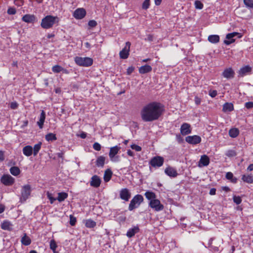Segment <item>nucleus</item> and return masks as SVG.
<instances>
[{
  "instance_id": "1",
  "label": "nucleus",
  "mask_w": 253,
  "mask_h": 253,
  "mask_svg": "<svg viewBox=\"0 0 253 253\" xmlns=\"http://www.w3.org/2000/svg\"><path fill=\"white\" fill-rule=\"evenodd\" d=\"M164 111V106L160 103L153 101L145 105L140 111L141 119L145 122L158 120Z\"/></svg>"
},
{
  "instance_id": "2",
  "label": "nucleus",
  "mask_w": 253,
  "mask_h": 253,
  "mask_svg": "<svg viewBox=\"0 0 253 253\" xmlns=\"http://www.w3.org/2000/svg\"><path fill=\"white\" fill-rule=\"evenodd\" d=\"M144 195L146 198L149 201V206L156 211H160L163 210L164 207L161 203L159 200L156 199L157 196L155 193L152 191H146Z\"/></svg>"
},
{
  "instance_id": "3",
  "label": "nucleus",
  "mask_w": 253,
  "mask_h": 253,
  "mask_svg": "<svg viewBox=\"0 0 253 253\" xmlns=\"http://www.w3.org/2000/svg\"><path fill=\"white\" fill-rule=\"evenodd\" d=\"M59 22V18L57 16L52 15H47L42 19L41 26L45 29L51 28L54 24H58Z\"/></svg>"
},
{
  "instance_id": "4",
  "label": "nucleus",
  "mask_w": 253,
  "mask_h": 253,
  "mask_svg": "<svg viewBox=\"0 0 253 253\" xmlns=\"http://www.w3.org/2000/svg\"><path fill=\"white\" fill-rule=\"evenodd\" d=\"M143 201V197L142 195L137 194L135 195L131 200L128 206V210L130 211L138 208Z\"/></svg>"
},
{
  "instance_id": "5",
  "label": "nucleus",
  "mask_w": 253,
  "mask_h": 253,
  "mask_svg": "<svg viewBox=\"0 0 253 253\" xmlns=\"http://www.w3.org/2000/svg\"><path fill=\"white\" fill-rule=\"evenodd\" d=\"M76 63L81 66L88 67L93 63V60L89 57H76L75 58Z\"/></svg>"
},
{
  "instance_id": "6",
  "label": "nucleus",
  "mask_w": 253,
  "mask_h": 253,
  "mask_svg": "<svg viewBox=\"0 0 253 253\" xmlns=\"http://www.w3.org/2000/svg\"><path fill=\"white\" fill-rule=\"evenodd\" d=\"M121 148L118 146L110 148L109 156L112 162H118L119 161V157L115 155H117L120 151Z\"/></svg>"
},
{
  "instance_id": "7",
  "label": "nucleus",
  "mask_w": 253,
  "mask_h": 253,
  "mask_svg": "<svg viewBox=\"0 0 253 253\" xmlns=\"http://www.w3.org/2000/svg\"><path fill=\"white\" fill-rule=\"evenodd\" d=\"M164 159L161 156L153 157L149 162V164L154 168H159L163 166Z\"/></svg>"
},
{
  "instance_id": "8",
  "label": "nucleus",
  "mask_w": 253,
  "mask_h": 253,
  "mask_svg": "<svg viewBox=\"0 0 253 253\" xmlns=\"http://www.w3.org/2000/svg\"><path fill=\"white\" fill-rule=\"evenodd\" d=\"M31 193V187L29 185H26L22 187L21 191V201H25L29 197Z\"/></svg>"
},
{
  "instance_id": "9",
  "label": "nucleus",
  "mask_w": 253,
  "mask_h": 253,
  "mask_svg": "<svg viewBox=\"0 0 253 253\" xmlns=\"http://www.w3.org/2000/svg\"><path fill=\"white\" fill-rule=\"evenodd\" d=\"M130 46V43L128 42L126 43L125 46L120 52V57L122 59H126L129 55V49Z\"/></svg>"
},
{
  "instance_id": "10",
  "label": "nucleus",
  "mask_w": 253,
  "mask_h": 253,
  "mask_svg": "<svg viewBox=\"0 0 253 253\" xmlns=\"http://www.w3.org/2000/svg\"><path fill=\"white\" fill-rule=\"evenodd\" d=\"M185 141L190 144L196 145L201 142V138L197 135L188 136L185 138Z\"/></svg>"
},
{
  "instance_id": "11",
  "label": "nucleus",
  "mask_w": 253,
  "mask_h": 253,
  "mask_svg": "<svg viewBox=\"0 0 253 253\" xmlns=\"http://www.w3.org/2000/svg\"><path fill=\"white\" fill-rule=\"evenodd\" d=\"M86 15V11L83 8H78L73 13V16L76 19H82Z\"/></svg>"
},
{
  "instance_id": "12",
  "label": "nucleus",
  "mask_w": 253,
  "mask_h": 253,
  "mask_svg": "<svg viewBox=\"0 0 253 253\" xmlns=\"http://www.w3.org/2000/svg\"><path fill=\"white\" fill-rule=\"evenodd\" d=\"M1 182L6 186L11 185L14 182V179L10 175H4L0 179Z\"/></svg>"
},
{
  "instance_id": "13",
  "label": "nucleus",
  "mask_w": 253,
  "mask_h": 253,
  "mask_svg": "<svg viewBox=\"0 0 253 253\" xmlns=\"http://www.w3.org/2000/svg\"><path fill=\"white\" fill-rule=\"evenodd\" d=\"M222 76L228 80L231 79L235 76V72L232 68H228L223 71Z\"/></svg>"
},
{
  "instance_id": "14",
  "label": "nucleus",
  "mask_w": 253,
  "mask_h": 253,
  "mask_svg": "<svg viewBox=\"0 0 253 253\" xmlns=\"http://www.w3.org/2000/svg\"><path fill=\"white\" fill-rule=\"evenodd\" d=\"M120 197L121 199L128 201L131 197V193L127 188H124L120 192Z\"/></svg>"
},
{
  "instance_id": "15",
  "label": "nucleus",
  "mask_w": 253,
  "mask_h": 253,
  "mask_svg": "<svg viewBox=\"0 0 253 253\" xmlns=\"http://www.w3.org/2000/svg\"><path fill=\"white\" fill-rule=\"evenodd\" d=\"M191 129L190 124L183 123L180 127V133L182 135H186L191 133Z\"/></svg>"
},
{
  "instance_id": "16",
  "label": "nucleus",
  "mask_w": 253,
  "mask_h": 253,
  "mask_svg": "<svg viewBox=\"0 0 253 253\" xmlns=\"http://www.w3.org/2000/svg\"><path fill=\"white\" fill-rule=\"evenodd\" d=\"M239 35H240V34L237 32H233L228 34L226 36V38L228 40H225L224 42V43L226 45H229L233 43L235 41V40L233 39V38Z\"/></svg>"
},
{
  "instance_id": "17",
  "label": "nucleus",
  "mask_w": 253,
  "mask_h": 253,
  "mask_svg": "<svg viewBox=\"0 0 253 253\" xmlns=\"http://www.w3.org/2000/svg\"><path fill=\"white\" fill-rule=\"evenodd\" d=\"M101 183V179L99 177L96 175L92 176L90 181V185L93 187H98Z\"/></svg>"
},
{
  "instance_id": "18",
  "label": "nucleus",
  "mask_w": 253,
  "mask_h": 253,
  "mask_svg": "<svg viewBox=\"0 0 253 253\" xmlns=\"http://www.w3.org/2000/svg\"><path fill=\"white\" fill-rule=\"evenodd\" d=\"M165 173L169 177H175L178 173L176 170L172 167H169L165 170Z\"/></svg>"
},
{
  "instance_id": "19",
  "label": "nucleus",
  "mask_w": 253,
  "mask_h": 253,
  "mask_svg": "<svg viewBox=\"0 0 253 253\" xmlns=\"http://www.w3.org/2000/svg\"><path fill=\"white\" fill-rule=\"evenodd\" d=\"M210 163L209 158L206 155L201 156L199 162L198 166L199 167H205L209 165Z\"/></svg>"
},
{
  "instance_id": "20",
  "label": "nucleus",
  "mask_w": 253,
  "mask_h": 253,
  "mask_svg": "<svg viewBox=\"0 0 253 253\" xmlns=\"http://www.w3.org/2000/svg\"><path fill=\"white\" fill-rule=\"evenodd\" d=\"M139 230L140 229L138 226H134L127 230L126 235L128 238H131L134 236L135 234L138 233Z\"/></svg>"
},
{
  "instance_id": "21",
  "label": "nucleus",
  "mask_w": 253,
  "mask_h": 253,
  "mask_svg": "<svg viewBox=\"0 0 253 253\" xmlns=\"http://www.w3.org/2000/svg\"><path fill=\"white\" fill-rule=\"evenodd\" d=\"M22 20L24 22L28 23H34L36 20V17L33 14H25L22 17Z\"/></svg>"
},
{
  "instance_id": "22",
  "label": "nucleus",
  "mask_w": 253,
  "mask_h": 253,
  "mask_svg": "<svg viewBox=\"0 0 253 253\" xmlns=\"http://www.w3.org/2000/svg\"><path fill=\"white\" fill-rule=\"evenodd\" d=\"M45 119V113L43 110H42L40 114L39 120L37 122V125L39 126L40 128L42 129L43 128V124Z\"/></svg>"
},
{
  "instance_id": "23",
  "label": "nucleus",
  "mask_w": 253,
  "mask_h": 253,
  "mask_svg": "<svg viewBox=\"0 0 253 253\" xmlns=\"http://www.w3.org/2000/svg\"><path fill=\"white\" fill-rule=\"evenodd\" d=\"M242 180L247 183H253V175L252 174H244L242 175Z\"/></svg>"
},
{
  "instance_id": "24",
  "label": "nucleus",
  "mask_w": 253,
  "mask_h": 253,
  "mask_svg": "<svg viewBox=\"0 0 253 253\" xmlns=\"http://www.w3.org/2000/svg\"><path fill=\"white\" fill-rule=\"evenodd\" d=\"M251 71L252 68L250 66L247 65L241 68L240 69V70L239 71V74L241 76H244L247 74L248 73H250Z\"/></svg>"
},
{
  "instance_id": "25",
  "label": "nucleus",
  "mask_w": 253,
  "mask_h": 253,
  "mask_svg": "<svg viewBox=\"0 0 253 253\" xmlns=\"http://www.w3.org/2000/svg\"><path fill=\"white\" fill-rule=\"evenodd\" d=\"M22 151L24 155L27 157H29L33 153V147L30 145H27L23 147Z\"/></svg>"
},
{
  "instance_id": "26",
  "label": "nucleus",
  "mask_w": 253,
  "mask_h": 253,
  "mask_svg": "<svg viewBox=\"0 0 253 253\" xmlns=\"http://www.w3.org/2000/svg\"><path fill=\"white\" fill-rule=\"evenodd\" d=\"M152 70L151 66L148 65L142 66L139 68V72L141 74H144L150 72Z\"/></svg>"
},
{
  "instance_id": "27",
  "label": "nucleus",
  "mask_w": 253,
  "mask_h": 253,
  "mask_svg": "<svg viewBox=\"0 0 253 253\" xmlns=\"http://www.w3.org/2000/svg\"><path fill=\"white\" fill-rule=\"evenodd\" d=\"M233 109V105L231 103H226L223 106V111L224 112H231Z\"/></svg>"
},
{
  "instance_id": "28",
  "label": "nucleus",
  "mask_w": 253,
  "mask_h": 253,
  "mask_svg": "<svg viewBox=\"0 0 253 253\" xmlns=\"http://www.w3.org/2000/svg\"><path fill=\"white\" fill-rule=\"evenodd\" d=\"M105 158L104 156H101L97 158L96 161V165L98 167H103L105 164Z\"/></svg>"
},
{
  "instance_id": "29",
  "label": "nucleus",
  "mask_w": 253,
  "mask_h": 253,
  "mask_svg": "<svg viewBox=\"0 0 253 253\" xmlns=\"http://www.w3.org/2000/svg\"><path fill=\"white\" fill-rule=\"evenodd\" d=\"M208 41L212 43H217L219 41V37L216 35H210L208 37Z\"/></svg>"
},
{
  "instance_id": "30",
  "label": "nucleus",
  "mask_w": 253,
  "mask_h": 253,
  "mask_svg": "<svg viewBox=\"0 0 253 253\" xmlns=\"http://www.w3.org/2000/svg\"><path fill=\"white\" fill-rule=\"evenodd\" d=\"M42 143L39 142L38 143L35 144L33 148V153L34 155L36 156L41 149Z\"/></svg>"
},
{
  "instance_id": "31",
  "label": "nucleus",
  "mask_w": 253,
  "mask_h": 253,
  "mask_svg": "<svg viewBox=\"0 0 253 253\" xmlns=\"http://www.w3.org/2000/svg\"><path fill=\"white\" fill-rule=\"evenodd\" d=\"M239 131L238 129L236 128H231L229 131V135L232 138L236 137L239 135Z\"/></svg>"
},
{
  "instance_id": "32",
  "label": "nucleus",
  "mask_w": 253,
  "mask_h": 253,
  "mask_svg": "<svg viewBox=\"0 0 253 253\" xmlns=\"http://www.w3.org/2000/svg\"><path fill=\"white\" fill-rule=\"evenodd\" d=\"M45 140L48 142L53 141L57 139L56 135L52 133H47L46 135H45Z\"/></svg>"
},
{
  "instance_id": "33",
  "label": "nucleus",
  "mask_w": 253,
  "mask_h": 253,
  "mask_svg": "<svg viewBox=\"0 0 253 253\" xmlns=\"http://www.w3.org/2000/svg\"><path fill=\"white\" fill-rule=\"evenodd\" d=\"M112 172L110 169H107L104 174V180L105 182L109 181L112 176Z\"/></svg>"
},
{
  "instance_id": "34",
  "label": "nucleus",
  "mask_w": 253,
  "mask_h": 253,
  "mask_svg": "<svg viewBox=\"0 0 253 253\" xmlns=\"http://www.w3.org/2000/svg\"><path fill=\"white\" fill-rule=\"evenodd\" d=\"M68 197V194L65 192H60L58 193L57 200L59 202L64 201Z\"/></svg>"
},
{
  "instance_id": "35",
  "label": "nucleus",
  "mask_w": 253,
  "mask_h": 253,
  "mask_svg": "<svg viewBox=\"0 0 253 253\" xmlns=\"http://www.w3.org/2000/svg\"><path fill=\"white\" fill-rule=\"evenodd\" d=\"M11 225H12L9 221H4L2 223L1 228L3 230H10L11 229Z\"/></svg>"
},
{
  "instance_id": "36",
  "label": "nucleus",
  "mask_w": 253,
  "mask_h": 253,
  "mask_svg": "<svg viewBox=\"0 0 253 253\" xmlns=\"http://www.w3.org/2000/svg\"><path fill=\"white\" fill-rule=\"evenodd\" d=\"M21 241L22 244L25 246H28L31 243V240L30 238L29 237H28L26 234L22 238Z\"/></svg>"
},
{
  "instance_id": "37",
  "label": "nucleus",
  "mask_w": 253,
  "mask_h": 253,
  "mask_svg": "<svg viewBox=\"0 0 253 253\" xmlns=\"http://www.w3.org/2000/svg\"><path fill=\"white\" fill-rule=\"evenodd\" d=\"M226 178L227 179L230 180L233 183H236L237 182V178L234 177L233 173L231 172H228L226 173Z\"/></svg>"
},
{
  "instance_id": "38",
  "label": "nucleus",
  "mask_w": 253,
  "mask_h": 253,
  "mask_svg": "<svg viewBox=\"0 0 253 253\" xmlns=\"http://www.w3.org/2000/svg\"><path fill=\"white\" fill-rule=\"evenodd\" d=\"M10 172L14 176H17L20 172V169L17 167H12L10 169Z\"/></svg>"
},
{
  "instance_id": "39",
  "label": "nucleus",
  "mask_w": 253,
  "mask_h": 253,
  "mask_svg": "<svg viewBox=\"0 0 253 253\" xmlns=\"http://www.w3.org/2000/svg\"><path fill=\"white\" fill-rule=\"evenodd\" d=\"M96 222L91 219L86 220L85 222V225L87 228H93L96 226Z\"/></svg>"
},
{
  "instance_id": "40",
  "label": "nucleus",
  "mask_w": 253,
  "mask_h": 253,
  "mask_svg": "<svg viewBox=\"0 0 253 253\" xmlns=\"http://www.w3.org/2000/svg\"><path fill=\"white\" fill-rule=\"evenodd\" d=\"M50 249L53 251V253H58L56 251V249L57 247V244L54 240H51L50 241Z\"/></svg>"
},
{
  "instance_id": "41",
  "label": "nucleus",
  "mask_w": 253,
  "mask_h": 253,
  "mask_svg": "<svg viewBox=\"0 0 253 253\" xmlns=\"http://www.w3.org/2000/svg\"><path fill=\"white\" fill-rule=\"evenodd\" d=\"M63 70V68L59 66V65H55L54 66L52 67V71L54 72V73H59L60 72H61V71Z\"/></svg>"
},
{
  "instance_id": "42",
  "label": "nucleus",
  "mask_w": 253,
  "mask_h": 253,
  "mask_svg": "<svg viewBox=\"0 0 253 253\" xmlns=\"http://www.w3.org/2000/svg\"><path fill=\"white\" fill-rule=\"evenodd\" d=\"M244 2L247 7L253 8V0H244Z\"/></svg>"
},
{
  "instance_id": "43",
  "label": "nucleus",
  "mask_w": 253,
  "mask_h": 253,
  "mask_svg": "<svg viewBox=\"0 0 253 253\" xmlns=\"http://www.w3.org/2000/svg\"><path fill=\"white\" fill-rule=\"evenodd\" d=\"M195 8L198 9H202L203 8V4L199 0H196L194 3Z\"/></svg>"
},
{
  "instance_id": "44",
  "label": "nucleus",
  "mask_w": 253,
  "mask_h": 253,
  "mask_svg": "<svg viewBox=\"0 0 253 253\" xmlns=\"http://www.w3.org/2000/svg\"><path fill=\"white\" fill-rule=\"evenodd\" d=\"M225 155L229 157H232L235 156L236 155V153L233 150H229L226 152Z\"/></svg>"
},
{
  "instance_id": "45",
  "label": "nucleus",
  "mask_w": 253,
  "mask_h": 253,
  "mask_svg": "<svg viewBox=\"0 0 253 253\" xmlns=\"http://www.w3.org/2000/svg\"><path fill=\"white\" fill-rule=\"evenodd\" d=\"M233 200L234 203H235L237 205H239L242 202V199L240 196H234L233 197Z\"/></svg>"
},
{
  "instance_id": "46",
  "label": "nucleus",
  "mask_w": 253,
  "mask_h": 253,
  "mask_svg": "<svg viewBox=\"0 0 253 253\" xmlns=\"http://www.w3.org/2000/svg\"><path fill=\"white\" fill-rule=\"evenodd\" d=\"M150 0H145L142 4V8L144 9H147L149 8L150 5Z\"/></svg>"
},
{
  "instance_id": "47",
  "label": "nucleus",
  "mask_w": 253,
  "mask_h": 253,
  "mask_svg": "<svg viewBox=\"0 0 253 253\" xmlns=\"http://www.w3.org/2000/svg\"><path fill=\"white\" fill-rule=\"evenodd\" d=\"M47 197L48 198V199L50 200V202L51 204H53L55 201L57 200V198H53L52 196V194L49 192H47Z\"/></svg>"
},
{
  "instance_id": "48",
  "label": "nucleus",
  "mask_w": 253,
  "mask_h": 253,
  "mask_svg": "<svg viewBox=\"0 0 253 253\" xmlns=\"http://www.w3.org/2000/svg\"><path fill=\"white\" fill-rule=\"evenodd\" d=\"M132 149L135 150L137 152H139L141 150V147L136 144H132L130 146Z\"/></svg>"
},
{
  "instance_id": "49",
  "label": "nucleus",
  "mask_w": 253,
  "mask_h": 253,
  "mask_svg": "<svg viewBox=\"0 0 253 253\" xmlns=\"http://www.w3.org/2000/svg\"><path fill=\"white\" fill-rule=\"evenodd\" d=\"M76 217L72 215L70 216V224L71 225L74 226L76 224Z\"/></svg>"
},
{
  "instance_id": "50",
  "label": "nucleus",
  "mask_w": 253,
  "mask_h": 253,
  "mask_svg": "<svg viewBox=\"0 0 253 253\" xmlns=\"http://www.w3.org/2000/svg\"><path fill=\"white\" fill-rule=\"evenodd\" d=\"M88 25L90 27L93 28L97 25V22L96 21L93 20H90L88 23Z\"/></svg>"
},
{
  "instance_id": "51",
  "label": "nucleus",
  "mask_w": 253,
  "mask_h": 253,
  "mask_svg": "<svg viewBox=\"0 0 253 253\" xmlns=\"http://www.w3.org/2000/svg\"><path fill=\"white\" fill-rule=\"evenodd\" d=\"M93 148L96 151H99L101 149V145L98 142H95L93 145Z\"/></svg>"
},
{
  "instance_id": "52",
  "label": "nucleus",
  "mask_w": 253,
  "mask_h": 253,
  "mask_svg": "<svg viewBox=\"0 0 253 253\" xmlns=\"http://www.w3.org/2000/svg\"><path fill=\"white\" fill-rule=\"evenodd\" d=\"M18 104L16 102H12L10 104V107L12 109H16L17 108Z\"/></svg>"
},
{
  "instance_id": "53",
  "label": "nucleus",
  "mask_w": 253,
  "mask_h": 253,
  "mask_svg": "<svg viewBox=\"0 0 253 253\" xmlns=\"http://www.w3.org/2000/svg\"><path fill=\"white\" fill-rule=\"evenodd\" d=\"M7 13L10 15L15 14L16 13V10L14 8H9L7 10Z\"/></svg>"
},
{
  "instance_id": "54",
  "label": "nucleus",
  "mask_w": 253,
  "mask_h": 253,
  "mask_svg": "<svg viewBox=\"0 0 253 253\" xmlns=\"http://www.w3.org/2000/svg\"><path fill=\"white\" fill-rule=\"evenodd\" d=\"M217 95V91L215 90H211L209 91V95H210L211 97H214Z\"/></svg>"
},
{
  "instance_id": "55",
  "label": "nucleus",
  "mask_w": 253,
  "mask_h": 253,
  "mask_svg": "<svg viewBox=\"0 0 253 253\" xmlns=\"http://www.w3.org/2000/svg\"><path fill=\"white\" fill-rule=\"evenodd\" d=\"M245 105L247 109H251L253 108V102H246Z\"/></svg>"
},
{
  "instance_id": "56",
  "label": "nucleus",
  "mask_w": 253,
  "mask_h": 253,
  "mask_svg": "<svg viewBox=\"0 0 253 253\" xmlns=\"http://www.w3.org/2000/svg\"><path fill=\"white\" fill-rule=\"evenodd\" d=\"M134 68L133 66L129 67L127 69V74L130 75L134 71Z\"/></svg>"
},
{
  "instance_id": "57",
  "label": "nucleus",
  "mask_w": 253,
  "mask_h": 253,
  "mask_svg": "<svg viewBox=\"0 0 253 253\" xmlns=\"http://www.w3.org/2000/svg\"><path fill=\"white\" fill-rule=\"evenodd\" d=\"M194 100L196 105H199L201 103V99L197 96L195 97Z\"/></svg>"
},
{
  "instance_id": "58",
  "label": "nucleus",
  "mask_w": 253,
  "mask_h": 253,
  "mask_svg": "<svg viewBox=\"0 0 253 253\" xmlns=\"http://www.w3.org/2000/svg\"><path fill=\"white\" fill-rule=\"evenodd\" d=\"M4 160V152L0 150V161H3Z\"/></svg>"
},
{
  "instance_id": "59",
  "label": "nucleus",
  "mask_w": 253,
  "mask_h": 253,
  "mask_svg": "<svg viewBox=\"0 0 253 253\" xmlns=\"http://www.w3.org/2000/svg\"><path fill=\"white\" fill-rule=\"evenodd\" d=\"M216 189L214 188H211L210 191V194L211 195H214L215 194Z\"/></svg>"
},
{
  "instance_id": "60",
  "label": "nucleus",
  "mask_w": 253,
  "mask_h": 253,
  "mask_svg": "<svg viewBox=\"0 0 253 253\" xmlns=\"http://www.w3.org/2000/svg\"><path fill=\"white\" fill-rule=\"evenodd\" d=\"M253 170V164H250L247 169V171H251Z\"/></svg>"
},
{
  "instance_id": "61",
  "label": "nucleus",
  "mask_w": 253,
  "mask_h": 253,
  "mask_svg": "<svg viewBox=\"0 0 253 253\" xmlns=\"http://www.w3.org/2000/svg\"><path fill=\"white\" fill-rule=\"evenodd\" d=\"M127 154L128 155L131 157H133L134 155V153L130 150H128L127 151Z\"/></svg>"
},
{
  "instance_id": "62",
  "label": "nucleus",
  "mask_w": 253,
  "mask_h": 253,
  "mask_svg": "<svg viewBox=\"0 0 253 253\" xmlns=\"http://www.w3.org/2000/svg\"><path fill=\"white\" fill-rule=\"evenodd\" d=\"M222 189L223 190L226 191V192H228L230 190V189L227 187V186H224V187H222Z\"/></svg>"
},
{
  "instance_id": "63",
  "label": "nucleus",
  "mask_w": 253,
  "mask_h": 253,
  "mask_svg": "<svg viewBox=\"0 0 253 253\" xmlns=\"http://www.w3.org/2000/svg\"><path fill=\"white\" fill-rule=\"evenodd\" d=\"M162 0H155V3L156 5H159L161 3Z\"/></svg>"
},
{
  "instance_id": "64",
  "label": "nucleus",
  "mask_w": 253,
  "mask_h": 253,
  "mask_svg": "<svg viewBox=\"0 0 253 253\" xmlns=\"http://www.w3.org/2000/svg\"><path fill=\"white\" fill-rule=\"evenodd\" d=\"M57 156L59 158H62L63 157V153L62 152L58 153H57Z\"/></svg>"
}]
</instances>
